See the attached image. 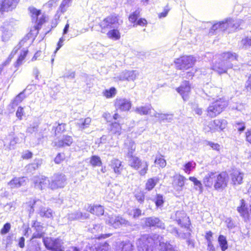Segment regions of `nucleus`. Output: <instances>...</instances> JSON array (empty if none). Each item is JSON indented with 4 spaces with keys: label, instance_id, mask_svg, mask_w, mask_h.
<instances>
[{
    "label": "nucleus",
    "instance_id": "f257e3e1",
    "mask_svg": "<svg viewBox=\"0 0 251 251\" xmlns=\"http://www.w3.org/2000/svg\"><path fill=\"white\" fill-rule=\"evenodd\" d=\"M203 183L207 188L213 187L215 190L221 192L228 186V175L226 172L218 174L216 172H211L204 176Z\"/></svg>",
    "mask_w": 251,
    "mask_h": 251
},
{
    "label": "nucleus",
    "instance_id": "f03ea898",
    "mask_svg": "<svg viewBox=\"0 0 251 251\" xmlns=\"http://www.w3.org/2000/svg\"><path fill=\"white\" fill-rule=\"evenodd\" d=\"M228 105V101L224 97L213 101L207 107L206 112L207 117L214 118L220 114Z\"/></svg>",
    "mask_w": 251,
    "mask_h": 251
},
{
    "label": "nucleus",
    "instance_id": "7ed1b4c3",
    "mask_svg": "<svg viewBox=\"0 0 251 251\" xmlns=\"http://www.w3.org/2000/svg\"><path fill=\"white\" fill-rule=\"evenodd\" d=\"M31 21L35 23L33 28L37 31V34L39 33V30L41 28L42 25L48 21V17L45 14H43L39 18L42 13L41 9H37L33 6H30L28 8Z\"/></svg>",
    "mask_w": 251,
    "mask_h": 251
},
{
    "label": "nucleus",
    "instance_id": "20e7f679",
    "mask_svg": "<svg viewBox=\"0 0 251 251\" xmlns=\"http://www.w3.org/2000/svg\"><path fill=\"white\" fill-rule=\"evenodd\" d=\"M130 154H132L135 150V148H131ZM129 166L134 170L138 171V174L141 176H144L148 171L149 164L147 161H143L139 157L131 154L129 156Z\"/></svg>",
    "mask_w": 251,
    "mask_h": 251
},
{
    "label": "nucleus",
    "instance_id": "39448f33",
    "mask_svg": "<svg viewBox=\"0 0 251 251\" xmlns=\"http://www.w3.org/2000/svg\"><path fill=\"white\" fill-rule=\"evenodd\" d=\"M196 62V57L192 55H182L176 58L174 64L178 70H187L194 66Z\"/></svg>",
    "mask_w": 251,
    "mask_h": 251
},
{
    "label": "nucleus",
    "instance_id": "423d86ee",
    "mask_svg": "<svg viewBox=\"0 0 251 251\" xmlns=\"http://www.w3.org/2000/svg\"><path fill=\"white\" fill-rule=\"evenodd\" d=\"M119 16L116 14L110 15L101 21L99 26L101 33H105L108 29L110 28L113 25H119Z\"/></svg>",
    "mask_w": 251,
    "mask_h": 251
},
{
    "label": "nucleus",
    "instance_id": "0eeeda50",
    "mask_svg": "<svg viewBox=\"0 0 251 251\" xmlns=\"http://www.w3.org/2000/svg\"><path fill=\"white\" fill-rule=\"evenodd\" d=\"M192 88V86L190 82L188 80H184L176 90L181 96L183 100L186 101L190 98Z\"/></svg>",
    "mask_w": 251,
    "mask_h": 251
},
{
    "label": "nucleus",
    "instance_id": "6e6552de",
    "mask_svg": "<svg viewBox=\"0 0 251 251\" xmlns=\"http://www.w3.org/2000/svg\"><path fill=\"white\" fill-rule=\"evenodd\" d=\"M227 122L224 119H216L211 122L209 130L212 133L216 131H222L227 126Z\"/></svg>",
    "mask_w": 251,
    "mask_h": 251
},
{
    "label": "nucleus",
    "instance_id": "1a4fd4ad",
    "mask_svg": "<svg viewBox=\"0 0 251 251\" xmlns=\"http://www.w3.org/2000/svg\"><path fill=\"white\" fill-rule=\"evenodd\" d=\"M20 0H0V12H8L15 9Z\"/></svg>",
    "mask_w": 251,
    "mask_h": 251
},
{
    "label": "nucleus",
    "instance_id": "9d476101",
    "mask_svg": "<svg viewBox=\"0 0 251 251\" xmlns=\"http://www.w3.org/2000/svg\"><path fill=\"white\" fill-rule=\"evenodd\" d=\"M114 106L116 110L122 112L128 111L131 108V102L126 98H117L114 101Z\"/></svg>",
    "mask_w": 251,
    "mask_h": 251
},
{
    "label": "nucleus",
    "instance_id": "9b49d317",
    "mask_svg": "<svg viewBox=\"0 0 251 251\" xmlns=\"http://www.w3.org/2000/svg\"><path fill=\"white\" fill-rule=\"evenodd\" d=\"M172 186L177 191H181L185 186L186 178L179 174L175 175L172 177Z\"/></svg>",
    "mask_w": 251,
    "mask_h": 251
},
{
    "label": "nucleus",
    "instance_id": "f8f14e48",
    "mask_svg": "<svg viewBox=\"0 0 251 251\" xmlns=\"http://www.w3.org/2000/svg\"><path fill=\"white\" fill-rule=\"evenodd\" d=\"M225 62H216L213 64L211 69L214 71L217 72L219 75L223 74H226L228 69L233 68V65L232 64H229L228 65Z\"/></svg>",
    "mask_w": 251,
    "mask_h": 251
},
{
    "label": "nucleus",
    "instance_id": "ddd939ff",
    "mask_svg": "<svg viewBox=\"0 0 251 251\" xmlns=\"http://www.w3.org/2000/svg\"><path fill=\"white\" fill-rule=\"evenodd\" d=\"M237 210L245 222H248L251 219L250 213L248 210L246 202L242 199L240 201V205L237 207Z\"/></svg>",
    "mask_w": 251,
    "mask_h": 251
},
{
    "label": "nucleus",
    "instance_id": "4468645a",
    "mask_svg": "<svg viewBox=\"0 0 251 251\" xmlns=\"http://www.w3.org/2000/svg\"><path fill=\"white\" fill-rule=\"evenodd\" d=\"M237 210L245 222H248L251 219L250 213L248 210L246 202L242 199L240 201V205L237 207Z\"/></svg>",
    "mask_w": 251,
    "mask_h": 251
},
{
    "label": "nucleus",
    "instance_id": "2eb2a0df",
    "mask_svg": "<svg viewBox=\"0 0 251 251\" xmlns=\"http://www.w3.org/2000/svg\"><path fill=\"white\" fill-rule=\"evenodd\" d=\"M74 142L72 136L66 135L62 138L54 142V146L57 148H63L70 147Z\"/></svg>",
    "mask_w": 251,
    "mask_h": 251
},
{
    "label": "nucleus",
    "instance_id": "dca6fc26",
    "mask_svg": "<svg viewBox=\"0 0 251 251\" xmlns=\"http://www.w3.org/2000/svg\"><path fill=\"white\" fill-rule=\"evenodd\" d=\"M65 181L66 179L64 175H57L54 179L49 183L50 187L51 189L62 188L65 185Z\"/></svg>",
    "mask_w": 251,
    "mask_h": 251
},
{
    "label": "nucleus",
    "instance_id": "f3484780",
    "mask_svg": "<svg viewBox=\"0 0 251 251\" xmlns=\"http://www.w3.org/2000/svg\"><path fill=\"white\" fill-rule=\"evenodd\" d=\"M221 57L222 61L225 62L226 65L231 64V61H238V55L235 52H232L229 51L223 52L221 54Z\"/></svg>",
    "mask_w": 251,
    "mask_h": 251
},
{
    "label": "nucleus",
    "instance_id": "a211bd4d",
    "mask_svg": "<svg viewBox=\"0 0 251 251\" xmlns=\"http://www.w3.org/2000/svg\"><path fill=\"white\" fill-rule=\"evenodd\" d=\"M109 166L117 175H121L124 169L122 162L118 158L112 159Z\"/></svg>",
    "mask_w": 251,
    "mask_h": 251
},
{
    "label": "nucleus",
    "instance_id": "6ab92c4d",
    "mask_svg": "<svg viewBox=\"0 0 251 251\" xmlns=\"http://www.w3.org/2000/svg\"><path fill=\"white\" fill-rule=\"evenodd\" d=\"M88 211L99 217L103 215L104 209L103 206L100 204H90L88 207Z\"/></svg>",
    "mask_w": 251,
    "mask_h": 251
},
{
    "label": "nucleus",
    "instance_id": "aec40b11",
    "mask_svg": "<svg viewBox=\"0 0 251 251\" xmlns=\"http://www.w3.org/2000/svg\"><path fill=\"white\" fill-rule=\"evenodd\" d=\"M109 132L113 136L119 137L122 133V126L117 122H113L110 124Z\"/></svg>",
    "mask_w": 251,
    "mask_h": 251
},
{
    "label": "nucleus",
    "instance_id": "412c9836",
    "mask_svg": "<svg viewBox=\"0 0 251 251\" xmlns=\"http://www.w3.org/2000/svg\"><path fill=\"white\" fill-rule=\"evenodd\" d=\"M243 174L239 171H234L230 174L231 183L233 185H238L242 184L243 179Z\"/></svg>",
    "mask_w": 251,
    "mask_h": 251
},
{
    "label": "nucleus",
    "instance_id": "4be33fe9",
    "mask_svg": "<svg viewBox=\"0 0 251 251\" xmlns=\"http://www.w3.org/2000/svg\"><path fill=\"white\" fill-rule=\"evenodd\" d=\"M55 136H60L67 130V124L65 123H58L56 126H53L51 129Z\"/></svg>",
    "mask_w": 251,
    "mask_h": 251
},
{
    "label": "nucleus",
    "instance_id": "5701e85b",
    "mask_svg": "<svg viewBox=\"0 0 251 251\" xmlns=\"http://www.w3.org/2000/svg\"><path fill=\"white\" fill-rule=\"evenodd\" d=\"M24 178V176L20 177H14L8 182V184L11 188H19L25 182Z\"/></svg>",
    "mask_w": 251,
    "mask_h": 251
},
{
    "label": "nucleus",
    "instance_id": "b1692460",
    "mask_svg": "<svg viewBox=\"0 0 251 251\" xmlns=\"http://www.w3.org/2000/svg\"><path fill=\"white\" fill-rule=\"evenodd\" d=\"M232 25V19H228L215 24V26L221 30L225 31L231 28V25Z\"/></svg>",
    "mask_w": 251,
    "mask_h": 251
},
{
    "label": "nucleus",
    "instance_id": "393cba45",
    "mask_svg": "<svg viewBox=\"0 0 251 251\" xmlns=\"http://www.w3.org/2000/svg\"><path fill=\"white\" fill-rule=\"evenodd\" d=\"M159 179L158 178L151 177L147 179L146 183L145 189L147 191H151L152 190L158 183Z\"/></svg>",
    "mask_w": 251,
    "mask_h": 251
},
{
    "label": "nucleus",
    "instance_id": "a878e982",
    "mask_svg": "<svg viewBox=\"0 0 251 251\" xmlns=\"http://www.w3.org/2000/svg\"><path fill=\"white\" fill-rule=\"evenodd\" d=\"M152 107L151 105L136 107L135 112L140 115H147L151 113Z\"/></svg>",
    "mask_w": 251,
    "mask_h": 251
},
{
    "label": "nucleus",
    "instance_id": "bb28decb",
    "mask_svg": "<svg viewBox=\"0 0 251 251\" xmlns=\"http://www.w3.org/2000/svg\"><path fill=\"white\" fill-rule=\"evenodd\" d=\"M91 123V119L90 117L82 118L78 120L76 123V126L81 129L87 128Z\"/></svg>",
    "mask_w": 251,
    "mask_h": 251
},
{
    "label": "nucleus",
    "instance_id": "cd10ccee",
    "mask_svg": "<svg viewBox=\"0 0 251 251\" xmlns=\"http://www.w3.org/2000/svg\"><path fill=\"white\" fill-rule=\"evenodd\" d=\"M49 180L48 177L45 176H37L35 177L34 180V184L36 186L40 188L41 189L42 187L47 184Z\"/></svg>",
    "mask_w": 251,
    "mask_h": 251
},
{
    "label": "nucleus",
    "instance_id": "c85d7f7f",
    "mask_svg": "<svg viewBox=\"0 0 251 251\" xmlns=\"http://www.w3.org/2000/svg\"><path fill=\"white\" fill-rule=\"evenodd\" d=\"M107 37L113 40H118L121 38V33L117 28L109 30L106 33Z\"/></svg>",
    "mask_w": 251,
    "mask_h": 251
},
{
    "label": "nucleus",
    "instance_id": "c756f323",
    "mask_svg": "<svg viewBox=\"0 0 251 251\" xmlns=\"http://www.w3.org/2000/svg\"><path fill=\"white\" fill-rule=\"evenodd\" d=\"M160 220L158 218L148 217L145 220V226L149 227L158 226Z\"/></svg>",
    "mask_w": 251,
    "mask_h": 251
},
{
    "label": "nucleus",
    "instance_id": "7c9ffc66",
    "mask_svg": "<svg viewBox=\"0 0 251 251\" xmlns=\"http://www.w3.org/2000/svg\"><path fill=\"white\" fill-rule=\"evenodd\" d=\"M28 52V50H23V51L19 54L16 61L14 63V66L16 68H18L21 66L24 61L26 55Z\"/></svg>",
    "mask_w": 251,
    "mask_h": 251
},
{
    "label": "nucleus",
    "instance_id": "2f4dec72",
    "mask_svg": "<svg viewBox=\"0 0 251 251\" xmlns=\"http://www.w3.org/2000/svg\"><path fill=\"white\" fill-rule=\"evenodd\" d=\"M140 16V11L139 9H136L129 15L128 17V20L130 23L133 24V26H135V24L139 19Z\"/></svg>",
    "mask_w": 251,
    "mask_h": 251
},
{
    "label": "nucleus",
    "instance_id": "473e14b6",
    "mask_svg": "<svg viewBox=\"0 0 251 251\" xmlns=\"http://www.w3.org/2000/svg\"><path fill=\"white\" fill-rule=\"evenodd\" d=\"M90 164L93 167H101L102 162L99 156L92 155L90 158Z\"/></svg>",
    "mask_w": 251,
    "mask_h": 251
},
{
    "label": "nucleus",
    "instance_id": "72a5a7b5",
    "mask_svg": "<svg viewBox=\"0 0 251 251\" xmlns=\"http://www.w3.org/2000/svg\"><path fill=\"white\" fill-rule=\"evenodd\" d=\"M178 224L181 227H188L190 225V220L186 214H183L180 218L177 220Z\"/></svg>",
    "mask_w": 251,
    "mask_h": 251
},
{
    "label": "nucleus",
    "instance_id": "f704fd0d",
    "mask_svg": "<svg viewBox=\"0 0 251 251\" xmlns=\"http://www.w3.org/2000/svg\"><path fill=\"white\" fill-rule=\"evenodd\" d=\"M220 246L222 251H225L228 248V244L226 237L220 235L218 239Z\"/></svg>",
    "mask_w": 251,
    "mask_h": 251
},
{
    "label": "nucleus",
    "instance_id": "c9c22d12",
    "mask_svg": "<svg viewBox=\"0 0 251 251\" xmlns=\"http://www.w3.org/2000/svg\"><path fill=\"white\" fill-rule=\"evenodd\" d=\"M134 197L136 200L140 203H143L145 200V193L140 189H137L135 191Z\"/></svg>",
    "mask_w": 251,
    "mask_h": 251
},
{
    "label": "nucleus",
    "instance_id": "e433bc0d",
    "mask_svg": "<svg viewBox=\"0 0 251 251\" xmlns=\"http://www.w3.org/2000/svg\"><path fill=\"white\" fill-rule=\"evenodd\" d=\"M196 163L193 161H189L185 163L183 165V170L187 174H190L191 171L195 168Z\"/></svg>",
    "mask_w": 251,
    "mask_h": 251
},
{
    "label": "nucleus",
    "instance_id": "4c0bfd02",
    "mask_svg": "<svg viewBox=\"0 0 251 251\" xmlns=\"http://www.w3.org/2000/svg\"><path fill=\"white\" fill-rule=\"evenodd\" d=\"M55 239L51 237H46L43 239V242L46 248L49 250H52L53 244L54 243Z\"/></svg>",
    "mask_w": 251,
    "mask_h": 251
},
{
    "label": "nucleus",
    "instance_id": "58836bf2",
    "mask_svg": "<svg viewBox=\"0 0 251 251\" xmlns=\"http://www.w3.org/2000/svg\"><path fill=\"white\" fill-rule=\"evenodd\" d=\"M154 163L158 165L161 168H164L166 167L167 162L166 160L164 158V156L160 154V156H157L154 160Z\"/></svg>",
    "mask_w": 251,
    "mask_h": 251
},
{
    "label": "nucleus",
    "instance_id": "ea45409f",
    "mask_svg": "<svg viewBox=\"0 0 251 251\" xmlns=\"http://www.w3.org/2000/svg\"><path fill=\"white\" fill-rule=\"evenodd\" d=\"M116 94V89L114 87H111L109 89H105L103 92V96L107 99L113 97Z\"/></svg>",
    "mask_w": 251,
    "mask_h": 251
},
{
    "label": "nucleus",
    "instance_id": "a19ab883",
    "mask_svg": "<svg viewBox=\"0 0 251 251\" xmlns=\"http://www.w3.org/2000/svg\"><path fill=\"white\" fill-rule=\"evenodd\" d=\"M154 202L156 207H160L164 203L163 196L160 194H157L155 196Z\"/></svg>",
    "mask_w": 251,
    "mask_h": 251
},
{
    "label": "nucleus",
    "instance_id": "79ce46f5",
    "mask_svg": "<svg viewBox=\"0 0 251 251\" xmlns=\"http://www.w3.org/2000/svg\"><path fill=\"white\" fill-rule=\"evenodd\" d=\"M241 44L243 48H247L251 46V37H245L241 41Z\"/></svg>",
    "mask_w": 251,
    "mask_h": 251
},
{
    "label": "nucleus",
    "instance_id": "37998d69",
    "mask_svg": "<svg viewBox=\"0 0 251 251\" xmlns=\"http://www.w3.org/2000/svg\"><path fill=\"white\" fill-rule=\"evenodd\" d=\"M33 153L29 150H26L24 151L21 156L22 160H29L32 158Z\"/></svg>",
    "mask_w": 251,
    "mask_h": 251
},
{
    "label": "nucleus",
    "instance_id": "c03bdc74",
    "mask_svg": "<svg viewBox=\"0 0 251 251\" xmlns=\"http://www.w3.org/2000/svg\"><path fill=\"white\" fill-rule=\"evenodd\" d=\"M11 226L9 223L4 224L2 227L0 229V233L1 235H5L8 233L10 230Z\"/></svg>",
    "mask_w": 251,
    "mask_h": 251
},
{
    "label": "nucleus",
    "instance_id": "a18cd8bd",
    "mask_svg": "<svg viewBox=\"0 0 251 251\" xmlns=\"http://www.w3.org/2000/svg\"><path fill=\"white\" fill-rule=\"evenodd\" d=\"M65 160V155L63 153H58L54 158V161L55 164H60L62 162H63Z\"/></svg>",
    "mask_w": 251,
    "mask_h": 251
},
{
    "label": "nucleus",
    "instance_id": "49530a36",
    "mask_svg": "<svg viewBox=\"0 0 251 251\" xmlns=\"http://www.w3.org/2000/svg\"><path fill=\"white\" fill-rule=\"evenodd\" d=\"M235 126L239 132H242L246 128L245 123L243 121L235 123Z\"/></svg>",
    "mask_w": 251,
    "mask_h": 251
},
{
    "label": "nucleus",
    "instance_id": "de8ad7c7",
    "mask_svg": "<svg viewBox=\"0 0 251 251\" xmlns=\"http://www.w3.org/2000/svg\"><path fill=\"white\" fill-rule=\"evenodd\" d=\"M72 0H63L60 5L59 9L62 13L66 11V7L69 6V3L71 2Z\"/></svg>",
    "mask_w": 251,
    "mask_h": 251
},
{
    "label": "nucleus",
    "instance_id": "09e8293b",
    "mask_svg": "<svg viewBox=\"0 0 251 251\" xmlns=\"http://www.w3.org/2000/svg\"><path fill=\"white\" fill-rule=\"evenodd\" d=\"M23 94V92L20 93L16 96L15 99L13 100L12 103L15 105H17L19 103L22 102L24 99V97H21V95Z\"/></svg>",
    "mask_w": 251,
    "mask_h": 251
},
{
    "label": "nucleus",
    "instance_id": "8fccbe9b",
    "mask_svg": "<svg viewBox=\"0 0 251 251\" xmlns=\"http://www.w3.org/2000/svg\"><path fill=\"white\" fill-rule=\"evenodd\" d=\"M25 115V112L24 110V108L22 106H19L17 108V110L16 112V116L17 118L19 120H21L23 118V117Z\"/></svg>",
    "mask_w": 251,
    "mask_h": 251
},
{
    "label": "nucleus",
    "instance_id": "3c124183",
    "mask_svg": "<svg viewBox=\"0 0 251 251\" xmlns=\"http://www.w3.org/2000/svg\"><path fill=\"white\" fill-rule=\"evenodd\" d=\"M143 239L144 240L145 243L148 244H153L155 242L154 238L150 235H145L143 236Z\"/></svg>",
    "mask_w": 251,
    "mask_h": 251
},
{
    "label": "nucleus",
    "instance_id": "603ef678",
    "mask_svg": "<svg viewBox=\"0 0 251 251\" xmlns=\"http://www.w3.org/2000/svg\"><path fill=\"white\" fill-rule=\"evenodd\" d=\"M39 214L42 217L50 218L52 217V212L50 209L41 210L39 212Z\"/></svg>",
    "mask_w": 251,
    "mask_h": 251
},
{
    "label": "nucleus",
    "instance_id": "864d4df0",
    "mask_svg": "<svg viewBox=\"0 0 251 251\" xmlns=\"http://www.w3.org/2000/svg\"><path fill=\"white\" fill-rule=\"evenodd\" d=\"M148 25V22L145 18H139L137 21H136L135 24V26L138 25L141 26H146Z\"/></svg>",
    "mask_w": 251,
    "mask_h": 251
},
{
    "label": "nucleus",
    "instance_id": "5fc2aeb1",
    "mask_svg": "<svg viewBox=\"0 0 251 251\" xmlns=\"http://www.w3.org/2000/svg\"><path fill=\"white\" fill-rule=\"evenodd\" d=\"M32 227L34 228L36 231L42 230L43 226L40 222H38L37 221H34L32 222Z\"/></svg>",
    "mask_w": 251,
    "mask_h": 251
},
{
    "label": "nucleus",
    "instance_id": "6e6d98bb",
    "mask_svg": "<svg viewBox=\"0 0 251 251\" xmlns=\"http://www.w3.org/2000/svg\"><path fill=\"white\" fill-rule=\"evenodd\" d=\"M242 21H238L237 22H234V21L232 20V25H231V28L233 29V30L235 31L238 29H240L241 28L240 27V25H241Z\"/></svg>",
    "mask_w": 251,
    "mask_h": 251
},
{
    "label": "nucleus",
    "instance_id": "4d7b16f0",
    "mask_svg": "<svg viewBox=\"0 0 251 251\" xmlns=\"http://www.w3.org/2000/svg\"><path fill=\"white\" fill-rule=\"evenodd\" d=\"M213 236V233L211 231H209L206 232L205 235V238L207 240L208 242V246H212L211 243V238Z\"/></svg>",
    "mask_w": 251,
    "mask_h": 251
},
{
    "label": "nucleus",
    "instance_id": "13d9d810",
    "mask_svg": "<svg viewBox=\"0 0 251 251\" xmlns=\"http://www.w3.org/2000/svg\"><path fill=\"white\" fill-rule=\"evenodd\" d=\"M52 250H50L51 251H63L61 248V245H59L58 242L55 239L54 243L53 244Z\"/></svg>",
    "mask_w": 251,
    "mask_h": 251
},
{
    "label": "nucleus",
    "instance_id": "bf43d9fd",
    "mask_svg": "<svg viewBox=\"0 0 251 251\" xmlns=\"http://www.w3.org/2000/svg\"><path fill=\"white\" fill-rule=\"evenodd\" d=\"M245 138L246 141L251 145V128L247 129L245 132Z\"/></svg>",
    "mask_w": 251,
    "mask_h": 251
},
{
    "label": "nucleus",
    "instance_id": "052dcab7",
    "mask_svg": "<svg viewBox=\"0 0 251 251\" xmlns=\"http://www.w3.org/2000/svg\"><path fill=\"white\" fill-rule=\"evenodd\" d=\"M207 145L215 151H219L220 150V146L218 143H215L212 142H208Z\"/></svg>",
    "mask_w": 251,
    "mask_h": 251
},
{
    "label": "nucleus",
    "instance_id": "680f3d73",
    "mask_svg": "<svg viewBox=\"0 0 251 251\" xmlns=\"http://www.w3.org/2000/svg\"><path fill=\"white\" fill-rule=\"evenodd\" d=\"M189 179L192 182H193L195 186H198L200 187H201L202 184L200 180H198L196 177L194 176H190L189 177Z\"/></svg>",
    "mask_w": 251,
    "mask_h": 251
},
{
    "label": "nucleus",
    "instance_id": "e2e57ef3",
    "mask_svg": "<svg viewBox=\"0 0 251 251\" xmlns=\"http://www.w3.org/2000/svg\"><path fill=\"white\" fill-rule=\"evenodd\" d=\"M64 41V39L63 37H61L59 38L57 44V47L54 51L55 53H56V52L63 46Z\"/></svg>",
    "mask_w": 251,
    "mask_h": 251
},
{
    "label": "nucleus",
    "instance_id": "0e129e2a",
    "mask_svg": "<svg viewBox=\"0 0 251 251\" xmlns=\"http://www.w3.org/2000/svg\"><path fill=\"white\" fill-rule=\"evenodd\" d=\"M197 71V69H195L194 71L192 70L190 71L186 72V77L188 78L192 79L195 75V73Z\"/></svg>",
    "mask_w": 251,
    "mask_h": 251
},
{
    "label": "nucleus",
    "instance_id": "69168bd1",
    "mask_svg": "<svg viewBox=\"0 0 251 251\" xmlns=\"http://www.w3.org/2000/svg\"><path fill=\"white\" fill-rule=\"evenodd\" d=\"M245 88L247 91L251 90V74L249 75L248 79L246 81Z\"/></svg>",
    "mask_w": 251,
    "mask_h": 251
},
{
    "label": "nucleus",
    "instance_id": "338daca9",
    "mask_svg": "<svg viewBox=\"0 0 251 251\" xmlns=\"http://www.w3.org/2000/svg\"><path fill=\"white\" fill-rule=\"evenodd\" d=\"M142 215L141 210L139 208H136L133 210V217L134 218H137Z\"/></svg>",
    "mask_w": 251,
    "mask_h": 251
},
{
    "label": "nucleus",
    "instance_id": "774afa93",
    "mask_svg": "<svg viewBox=\"0 0 251 251\" xmlns=\"http://www.w3.org/2000/svg\"><path fill=\"white\" fill-rule=\"evenodd\" d=\"M44 233L43 232H38L37 233L33 234L31 239L35 238H41L44 236Z\"/></svg>",
    "mask_w": 251,
    "mask_h": 251
}]
</instances>
